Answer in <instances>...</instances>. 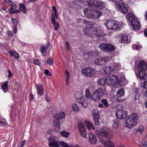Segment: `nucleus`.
<instances>
[{
  "instance_id": "obj_56",
  "label": "nucleus",
  "mask_w": 147,
  "mask_h": 147,
  "mask_svg": "<svg viewBox=\"0 0 147 147\" xmlns=\"http://www.w3.org/2000/svg\"><path fill=\"white\" fill-rule=\"evenodd\" d=\"M54 25V29L55 30H57L59 28V23L58 22H56V23L53 24Z\"/></svg>"
},
{
  "instance_id": "obj_19",
  "label": "nucleus",
  "mask_w": 147,
  "mask_h": 147,
  "mask_svg": "<svg viewBox=\"0 0 147 147\" xmlns=\"http://www.w3.org/2000/svg\"><path fill=\"white\" fill-rule=\"evenodd\" d=\"M96 38L98 40H102L103 38V31L101 30H100L98 28H97Z\"/></svg>"
},
{
  "instance_id": "obj_59",
  "label": "nucleus",
  "mask_w": 147,
  "mask_h": 147,
  "mask_svg": "<svg viewBox=\"0 0 147 147\" xmlns=\"http://www.w3.org/2000/svg\"><path fill=\"white\" fill-rule=\"evenodd\" d=\"M5 2L6 3L9 4L10 5H12L13 4V2L10 0H5Z\"/></svg>"
},
{
  "instance_id": "obj_51",
  "label": "nucleus",
  "mask_w": 147,
  "mask_h": 147,
  "mask_svg": "<svg viewBox=\"0 0 147 147\" xmlns=\"http://www.w3.org/2000/svg\"><path fill=\"white\" fill-rule=\"evenodd\" d=\"M83 57L85 59H88L90 57V55L89 54V51H88L87 53H85L83 55Z\"/></svg>"
},
{
  "instance_id": "obj_62",
  "label": "nucleus",
  "mask_w": 147,
  "mask_h": 147,
  "mask_svg": "<svg viewBox=\"0 0 147 147\" xmlns=\"http://www.w3.org/2000/svg\"><path fill=\"white\" fill-rule=\"evenodd\" d=\"M48 93L47 92L46 94L45 95V99L48 102H49L50 100V99L49 97L47 96Z\"/></svg>"
},
{
  "instance_id": "obj_38",
  "label": "nucleus",
  "mask_w": 147,
  "mask_h": 147,
  "mask_svg": "<svg viewBox=\"0 0 147 147\" xmlns=\"http://www.w3.org/2000/svg\"><path fill=\"white\" fill-rule=\"evenodd\" d=\"M100 116L93 117L95 125H98L99 124Z\"/></svg>"
},
{
  "instance_id": "obj_2",
  "label": "nucleus",
  "mask_w": 147,
  "mask_h": 147,
  "mask_svg": "<svg viewBox=\"0 0 147 147\" xmlns=\"http://www.w3.org/2000/svg\"><path fill=\"white\" fill-rule=\"evenodd\" d=\"M127 19L131 23L133 30L136 31L139 29L140 24L137 18L134 14L132 13H129L127 16Z\"/></svg>"
},
{
  "instance_id": "obj_52",
  "label": "nucleus",
  "mask_w": 147,
  "mask_h": 147,
  "mask_svg": "<svg viewBox=\"0 0 147 147\" xmlns=\"http://www.w3.org/2000/svg\"><path fill=\"white\" fill-rule=\"evenodd\" d=\"M139 145L140 146H147V141H146L143 142H141L139 144Z\"/></svg>"
},
{
  "instance_id": "obj_29",
  "label": "nucleus",
  "mask_w": 147,
  "mask_h": 147,
  "mask_svg": "<svg viewBox=\"0 0 147 147\" xmlns=\"http://www.w3.org/2000/svg\"><path fill=\"white\" fill-rule=\"evenodd\" d=\"M89 54L90 57H95L97 56L98 55V52L97 50H95L92 51H89Z\"/></svg>"
},
{
  "instance_id": "obj_9",
  "label": "nucleus",
  "mask_w": 147,
  "mask_h": 147,
  "mask_svg": "<svg viewBox=\"0 0 147 147\" xmlns=\"http://www.w3.org/2000/svg\"><path fill=\"white\" fill-rule=\"evenodd\" d=\"M115 3L117 9H118L122 13H125L127 12V8L123 2L115 1Z\"/></svg>"
},
{
  "instance_id": "obj_49",
  "label": "nucleus",
  "mask_w": 147,
  "mask_h": 147,
  "mask_svg": "<svg viewBox=\"0 0 147 147\" xmlns=\"http://www.w3.org/2000/svg\"><path fill=\"white\" fill-rule=\"evenodd\" d=\"M72 107L73 110L74 111H78L79 110V107L76 104H73L72 105Z\"/></svg>"
},
{
  "instance_id": "obj_61",
  "label": "nucleus",
  "mask_w": 147,
  "mask_h": 147,
  "mask_svg": "<svg viewBox=\"0 0 147 147\" xmlns=\"http://www.w3.org/2000/svg\"><path fill=\"white\" fill-rule=\"evenodd\" d=\"M65 74L66 77V78L69 79L70 77V74L69 71L67 70L65 71Z\"/></svg>"
},
{
  "instance_id": "obj_39",
  "label": "nucleus",
  "mask_w": 147,
  "mask_h": 147,
  "mask_svg": "<svg viewBox=\"0 0 147 147\" xmlns=\"http://www.w3.org/2000/svg\"><path fill=\"white\" fill-rule=\"evenodd\" d=\"M84 24L88 25L94 26L95 25V23L86 20H84Z\"/></svg>"
},
{
  "instance_id": "obj_40",
  "label": "nucleus",
  "mask_w": 147,
  "mask_h": 147,
  "mask_svg": "<svg viewBox=\"0 0 147 147\" xmlns=\"http://www.w3.org/2000/svg\"><path fill=\"white\" fill-rule=\"evenodd\" d=\"M8 81H6L4 84L1 86V88L3 90H5V89H7L8 88Z\"/></svg>"
},
{
  "instance_id": "obj_36",
  "label": "nucleus",
  "mask_w": 147,
  "mask_h": 147,
  "mask_svg": "<svg viewBox=\"0 0 147 147\" xmlns=\"http://www.w3.org/2000/svg\"><path fill=\"white\" fill-rule=\"evenodd\" d=\"M60 134L62 136L65 138H68V137L69 135L70 134L69 133V132H66L64 131H61Z\"/></svg>"
},
{
  "instance_id": "obj_42",
  "label": "nucleus",
  "mask_w": 147,
  "mask_h": 147,
  "mask_svg": "<svg viewBox=\"0 0 147 147\" xmlns=\"http://www.w3.org/2000/svg\"><path fill=\"white\" fill-rule=\"evenodd\" d=\"M48 65H51L53 64V59L51 57L48 58V60L45 62Z\"/></svg>"
},
{
  "instance_id": "obj_28",
  "label": "nucleus",
  "mask_w": 147,
  "mask_h": 147,
  "mask_svg": "<svg viewBox=\"0 0 147 147\" xmlns=\"http://www.w3.org/2000/svg\"><path fill=\"white\" fill-rule=\"evenodd\" d=\"M20 9L23 13H27V10L25 6L23 3H20L19 4Z\"/></svg>"
},
{
  "instance_id": "obj_14",
  "label": "nucleus",
  "mask_w": 147,
  "mask_h": 147,
  "mask_svg": "<svg viewBox=\"0 0 147 147\" xmlns=\"http://www.w3.org/2000/svg\"><path fill=\"white\" fill-rule=\"evenodd\" d=\"M127 112L125 111L119 110L116 112V117L119 119H124L126 118Z\"/></svg>"
},
{
  "instance_id": "obj_32",
  "label": "nucleus",
  "mask_w": 147,
  "mask_h": 147,
  "mask_svg": "<svg viewBox=\"0 0 147 147\" xmlns=\"http://www.w3.org/2000/svg\"><path fill=\"white\" fill-rule=\"evenodd\" d=\"M79 131L81 136L84 138H86L87 133L85 129L83 128Z\"/></svg>"
},
{
  "instance_id": "obj_50",
  "label": "nucleus",
  "mask_w": 147,
  "mask_h": 147,
  "mask_svg": "<svg viewBox=\"0 0 147 147\" xmlns=\"http://www.w3.org/2000/svg\"><path fill=\"white\" fill-rule=\"evenodd\" d=\"M17 7V6L16 5H11V6H10L9 7L8 9V10L9 11H11L13 10L16 9Z\"/></svg>"
},
{
  "instance_id": "obj_12",
  "label": "nucleus",
  "mask_w": 147,
  "mask_h": 147,
  "mask_svg": "<svg viewBox=\"0 0 147 147\" xmlns=\"http://www.w3.org/2000/svg\"><path fill=\"white\" fill-rule=\"evenodd\" d=\"M49 146L51 147H59L58 142L56 140L54 137H50L49 138Z\"/></svg>"
},
{
  "instance_id": "obj_7",
  "label": "nucleus",
  "mask_w": 147,
  "mask_h": 147,
  "mask_svg": "<svg viewBox=\"0 0 147 147\" xmlns=\"http://www.w3.org/2000/svg\"><path fill=\"white\" fill-rule=\"evenodd\" d=\"M104 90L103 89L99 88L97 89L92 94L91 99L95 102H98L100 99L102 94L104 93Z\"/></svg>"
},
{
  "instance_id": "obj_5",
  "label": "nucleus",
  "mask_w": 147,
  "mask_h": 147,
  "mask_svg": "<svg viewBox=\"0 0 147 147\" xmlns=\"http://www.w3.org/2000/svg\"><path fill=\"white\" fill-rule=\"evenodd\" d=\"M109 129L106 127L104 126L102 128L98 127L96 128V133L99 134V136L109 140L111 137V135L109 133Z\"/></svg>"
},
{
  "instance_id": "obj_23",
  "label": "nucleus",
  "mask_w": 147,
  "mask_h": 147,
  "mask_svg": "<svg viewBox=\"0 0 147 147\" xmlns=\"http://www.w3.org/2000/svg\"><path fill=\"white\" fill-rule=\"evenodd\" d=\"M130 41V38L127 35H124L122 38L121 41L124 43H128Z\"/></svg>"
},
{
  "instance_id": "obj_21",
  "label": "nucleus",
  "mask_w": 147,
  "mask_h": 147,
  "mask_svg": "<svg viewBox=\"0 0 147 147\" xmlns=\"http://www.w3.org/2000/svg\"><path fill=\"white\" fill-rule=\"evenodd\" d=\"M140 92H142V90H140L137 88H134V93L135 94V96L134 97V99L135 100H137L139 98L141 95Z\"/></svg>"
},
{
  "instance_id": "obj_33",
  "label": "nucleus",
  "mask_w": 147,
  "mask_h": 147,
  "mask_svg": "<svg viewBox=\"0 0 147 147\" xmlns=\"http://www.w3.org/2000/svg\"><path fill=\"white\" fill-rule=\"evenodd\" d=\"M112 123L113 127L115 128H116L118 127L119 122L117 119H115L112 121Z\"/></svg>"
},
{
  "instance_id": "obj_31",
  "label": "nucleus",
  "mask_w": 147,
  "mask_h": 147,
  "mask_svg": "<svg viewBox=\"0 0 147 147\" xmlns=\"http://www.w3.org/2000/svg\"><path fill=\"white\" fill-rule=\"evenodd\" d=\"M104 146L105 147H114L113 143L109 141H106L104 143Z\"/></svg>"
},
{
  "instance_id": "obj_27",
  "label": "nucleus",
  "mask_w": 147,
  "mask_h": 147,
  "mask_svg": "<svg viewBox=\"0 0 147 147\" xmlns=\"http://www.w3.org/2000/svg\"><path fill=\"white\" fill-rule=\"evenodd\" d=\"M104 69V73L105 74H109L111 73L113 71V69L110 66H107Z\"/></svg>"
},
{
  "instance_id": "obj_26",
  "label": "nucleus",
  "mask_w": 147,
  "mask_h": 147,
  "mask_svg": "<svg viewBox=\"0 0 147 147\" xmlns=\"http://www.w3.org/2000/svg\"><path fill=\"white\" fill-rule=\"evenodd\" d=\"M92 28H89L88 27L84 28L83 29V31L84 33L87 35H90L91 36Z\"/></svg>"
},
{
  "instance_id": "obj_41",
  "label": "nucleus",
  "mask_w": 147,
  "mask_h": 147,
  "mask_svg": "<svg viewBox=\"0 0 147 147\" xmlns=\"http://www.w3.org/2000/svg\"><path fill=\"white\" fill-rule=\"evenodd\" d=\"M101 102L102 103L103 105H104L105 107L107 108L109 106V104L107 99H102L101 100Z\"/></svg>"
},
{
  "instance_id": "obj_18",
  "label": "nucleus",
  "mask_w": 147,
  "mask_h": 147,
  "mask_svg": "<svg viewBox=\"0 0 147 147\" xmlns=\"http://www.w3.org/2000/svg\"><path fill=\"white\" fill-rule=\"evenodd\" d=\"M36 88L37 93L40 96L42 95L44 90L42 85L41 84H37L35 85Z\"/></svg>"
},
{
  "instance_id": "obj_17",
  "label": "nucleus",
  "mask_w": 147,
  "mask_h": 147,
  "mask_svg": "<svg viewBox=\"0 0 147 147\" xmlns=\"http://www.w3.org/2000/svg\"><path fill=\"white\" fill-rule=\"evenodd\" d=\"M139 71L138 73L136 74V76L138 78H140L143 80L146 79V73H145V70L141 69H138Z\"/></svg>"
},
{
  "instance_id": "obj_30",
  "label": "nucleus",
  "mask_w": 147,
  "mask_h": 147,
  "mask_svg": "<svg viewBox=\"0 0 147 147\" xmlns=\"http://www.w3.org/2000/svg\"><path fill=\"white\" fill-rule=\"evenodd\" d=\"M96 30H97V28H92V32L91 33V36H92V37L96 38V36H97L96 35L97 33Z\"/></svg>"
},
{
  "instance_id": "obj_22",
  "label": "nucleus",
  "mask_w": 147,
  "mask_h": 147,
  "mask_svg": "<svg viewBox=\"0 0 147 147\" xmlns=\"http://www.w3.org/2000/svg\"><path fill=\"white\" fill-rule=\"evenodd\" d=\"M8 52L11 56L14 57L16 59H18L20 57L19 54L15 51L9 50Z\"/></svg>"
},
{
  "instance_id": "obj_60",
  "label": "nucleus",
  "mask_w": 147,
  "mask_h": 147,
  "mask_svg": "<svg viewBox=\"0 0 147 147\" xmlns=\"http://www.w3.org/2000/svg\"><path fill=\"white\" fill-rule=\"evenodd\" d=\"M84 99V97L76 99L78 102L80 104L82 103V101H83Z\"/></svg>"
},
{
  "instance_id": "obj_3",
  "label": "nucleus",
  "mask_w": 147,
  "mask_h": 147,
  "mask_svg": "<svg viewBox=\"0 0 147 147\" xmlns=\"http://www.w3.org/2000/svg\"><path fill=\"white\" fill-rule=\"evenodd\" d=\"M65 115V113L63 112H61L59 113L56 114L54 117L53 125L54 130L56 132L60 131V121L64 117Z\"/></svg>"
},
{
  "instance_id": "obj_15",
  "label": "nucleus",
  "mask_w": 147,
  "mask_h": 147,
  "mask_svg": "<svg viewBox=\"0 0 147 147\" xmlns=\"http://www.w3.org/2000/svg\"><path fill=\"white\" fill-rule=\"evenodd\" d=\"M105 59L102 57H99L94 61V63L98 65H105Z\"/></svg>"
},
{
  "instance_id": "obj_8",
  "label": "nucleus",
  "mask_w": 147,
  "mask_h": 147,
  "mask_svg": "<svg viewBox=\"0 0 147 147\" xmlns=\"http://www.w3.org/2000/svg\"><path fill=\"white\" fill-rule=\"evenodd\" d=\"M99 48L103 51L108 52H111L115 49L114 45L107 43L100 44Z\"/></svg>"
},
{
  "instance_id": "obj_58",
  "label": "nucleus",
  "mask_w": 147,
  "mask_h": 147,
  "mask_svg": "<svg viewBox=\"0 0 147 147\" xmlns=\"http://www.w3.org/2000/svg\"><path fill=\"white\" fill-rule=\"evenodd\" d=\"M33 63L34 64L37 65H39L40 64V62L39 59H36L34 60Z\"/></svg>"
},
{
  "instance_id": "obj_63",
  "label": "nucleus",
  "mask_w": 147,
  "mask_h": 147,
  "mask_svg": "<svg viewBox=\"0 0 147 147\" xmlns=\"http://www.w3.org/2000/svg\"><path fill=\"white\" fill-rule=\"evenodd\" d=\"M117 98L116 99V101L117 102H121L124 100L121 97H117Z\"/></svg>"
},
{
  "instance_id": "obj_6",
  "label": "nucleus",
  "mask_w": 147,
  "mask_h": 147,
  "mask_svg": "<svg viewBox=\"0 0 147 147\" xmlns=\"http://www.w3.org/2000/svg\"><path fill=\"white\" fill-rule=\"evenodd\" d=\"M88 6L89 7H96L99 9H102L105 7V3L102 1L90 0L88 1Z\"/></svg>"
},
{
  "instance_id": "obj_55",
  "label": "nucleus",
  "mask_w": 147,
  "mask_h": 147,
  "mask_svg": "<svg viewBox=\"0 0 147 147\" xmlns=\"http://www.w3.org/2000/svg\"><path fill=\"white\" fill-rule=\"evenodd\" d=\"M11 20L12 23L15 26H16L17 24V22L16 20L14 18H11Z\"/></svg>"
},
{
  "instance_id": "obj_16",
  "label": "nucleus",
  "mask_w": 147,
  "mask_h": 147,
  "mask_svg": "<svg viewBox=\"0 0 147 147\" xmlns=\"http://www.w3.org/2000/svg\"><path fill=\"white\" fill-rule=\"evenodd\" d=\"M88 135L89 141L90 143L92 144H96L97 142V140L95 135L92 133H89Z\"/></svg>"
},
{
  "instance_id": "obj_25",
  "label": "nucleus",
  "mask_w": 147,
  "mask_h": 147,
  "mask_svg": "<svg viewBox=\"0 0 147 147\" xmlns=\"http://www.w3.org/2000/svg\"><path fill=\"white\" fill-rule=\"evenodd\" d=\"M124 90L123 88H121L118 90L117 92L116 96L118 97H122L124 95Z\"/></svg>"
},
{
  "instance_id": "obj_13",
  "label": "nucleus",
  "mask_w": 147,
  "mask_h": 147,
  "mask_svg": "<svg viewBox=\"0 0 147 147\" xmlns=\"http://www.w3.org/2000/svg\"><path fill=\"white\" fill-rule=\"evenodd\" d=\"M106 26L108 30H116L117 29V25L114 20H110L107 21Z\"/></svg>"
},
{
  "instance_id": "obj_57",
  "label": "nucleus",
  "mask_w": 147,
  "mask_h": 147,
  "mask_svg": "<svg viewBox=\"0 0 147 147\" xmlns=\"http://www.w3.org/2000/svg\"><path fill=\"white\" fill-rule=\"evenodd\" d=\"M45 73L46 75H47L49 76H51V74L50 72L47 69H45Z\"/></svg>"
},
{
  "instance_id": "obj_43",
  "label": "nucleus",
  "mask_w": 147,
  "mask_h": 147,
  "mask_svg": "<svg viewBox=\"0 0 147 147\" xmlns=\"http://www.w3.org/2000/svg\"><path fill=\"white\" fill-rule=\"evenodd\" d=\"M78 128L79 130H82V129H85V126L84 125L83 123L81 122H79L78 124Z\"/></svg>"
},
{
  "instance_id": "obj_24",
  "label": "nucleus",
  "mask_w": 147,
  "mask_h": 147,
  "mask_svg": "<svg viewBox=\"0 0 147 147\" xmlns=\"http://www.w3.org/2000/svg\"><path fill=\"white\" fill-rule=\"evenodd\" d=\"M108 80L107 79V77L105 79H98L97 80V83L99 84H100L101 85H103L105 84H107V81Z\"/></svg>"
},
{
  "instance_id": "obj_1",
  "label": "nucleus",
  "mask_w": 147,
  "mask_h": 147,
  "mask_svg": "<svg viewBox=\"0 0 147 147\" xmlns=\"http://www.w3.org/2000/svg\"><path fill=\"white\" fill-rule=\"evenodd\" d=\"M85 15L87 17L96 19L99 18L102 15V13L93 7H89L84 9Z\"/></svg>"
},
{
  "instance_id": "obj_37",
  "label": "nucleus",
  "mask_w": 147,
  "mask_h": 147,
  "mask_svg": "<svg viewBox=\"0 0 147 147\" xmlns=\"http://www.w3.org/2000/svg\"><path fill=\"white\" fill-rule=\"evenodd\" d=\"M86 125L88 129H95L94 127L90 122L88 121H86Z\"/></svg>"
},
{
  "instance_id": "obj_45",
  "label": "nucleus",
  "mask_w": 147,
  "mask_h": 147,
  "mask_svg": "<svg viewBox=\"0 0 147 147\" xmlns=\"http://www.w3.org/2000/svg\"><path fill=\"white\" fill-rule=\"evenodd\" d=\"M48 48V47L42 46L40 48V50L42 53L44 54L45 53L46 50Z\"/></svg>"
},
{
  "instance_id": "obj_20",
  "label": "nucleus",
  "mask_w": 147,
  "mask_h": 147,
  "mask_svg": "<svg viewBox=\"0 0 147 147\" xmlns=\"http://www.w3.org/2000/svg\"><path fill=\"white\" fill-rule=\"evenodd\" d=\"M138 69L145 70L147 69V64L144 61H140L138 66Z\"/></svg>"
},
{
  "instance_id": "obj_4",
  "label": "nucleus",
  "mask_w": 147,
  "mask_h": 147,
  "mask_svg": "<svg viewBox=\"0 0 147 147\" xmlns=\"http://www.w3.org/2000/svg\"><path fill=\"white\" fill-rule=\"evenodd\" d=\"M138 117L135 113H133L128 117L125 124V127L131 128L135 126L138 121Z\"/></svg>"
},
{
  "instance_id": "obj_48",
  "label": "nucleus",
  "mask_w": 147,
  "mask_h": 147,
  "mask_svg": "<svg viewBox=\"0 0 147 147\" xmlns=\"http://www.w3.org/2000/svg\"><path fill=\"white\" fill-rule=\"evenodd\" d=\"M20 10L18 9V10H11V11H10V12L9 13L10 14H17L19 13L20 12Z\"/></svg>"
},
{
  "instance_id": "obj_53",
  "label": "nucleus",
  "mask_w": 147,
  "mask_h": 147,
  "mask_svg": "<svg viewBox=\"0 0 147 147\" xmlns=\"http://www.w3.org/2000/svg\"><path fill=\"white\" fill-rule=\"evenodd\" d=\"M138 130L140 133L141 134H142L144 131L143 126L142 125L140 126L139 127Z\"/></svg>"
},
{
  "instance_id": "obj_47",
  "label": "nucleus",
  "mask_w": 147,
  "mask_h": 147,
  "mask_svg": "<svg viewBox=\"0 0 147 147\" xmlns=\"http://www.w3.org/2000/svg\"><path fill=\"white\" fill-rule=\"evenodd\" d=\"M59 144L61 146H63L64 147H71L68 145L67 143L63 142H60Z\"/></svg>"
},
{
  "instance_id": "obj_44",
  "label": "nucleus",
  "mask_w": 147,
  "mask_h": 147,
  "mask_svg": "<svg viewBox=\"0 0 147 147\" xmlns=\"http://www.w3.org/2000/svg\"><path fill=\"white\" fill-rule=\"evenodd\" d=\"M75 96L76 99L82 98V93L81 92H76L75 94Z\"/></svg>"
},
{
  "instance_id": "obj_34",
  "label": "nucleus",
  "mask_w": 147,
  "mask_h": 147,
  "mask_svg": "<svg viewBox=\"0 0 147 147\" xmlns=\"http://www.w3.org/2000/svg\"><path fill=\"white\" fill-rule=\"evenodd\" d=\"M86 98L87 99H90L91 98V94L90 93L89 90L88 89H87L86 91V95L85 96Z\"/></svg>"
},
{
  "instance_id": "obj_54",
  "label": "nucleus",
  "mask_w": 147,
  "mask_h": 147,
  "mask_svg": "<svg viewBox=\"0 0 147 147\" xmlns=\"http://www.w3.org/2000/svg\"><path fill=\"white\" fill-rule=\"evenodd\" d=\"M143 88L147 89V80L144 81L142 84Z\"/></svg>"
},
{
  "instance_id": "obj_35",
  "label": "nucleus",
  "mask_w": 147,
  "mask_h": 147,
  "mask_svg": "<svg viewBox=\"0 0 147 147\" xmlns=\"http://www.w3.org/2000/svg\"><path fill=\"white\" fill-rule=\"evenodd\" d=\"M92 112L93 117L100 116L98 110L97 109H93Z\"/></svg>"
},
{
  "instance_id": "obj_46",
  "label": "nucleus",
  "mask_w": 147,
  "mask_h": 147,
  "mask_svg": "<svg viewBox=\"0 0 147 147\" xmlns=\"http://www.w3.org/2000/svg\"><path fill=\"white\" fill-rule=\"evenodd\" d=\"M81 105L84 108H86L88 105V102L85 99L82 101V103L81 104Z\"/></svg>"
},
{
  "instance_id": "obj_10",
  "label": "nucleus",
  "mask_w": 147,
  "mask_h": 147,
  "mask_svg": "<svg viewBox=\"0 0 147 147\" xmlns=\"http://www.w3.org/2000/svg\"><path fill=\"white\" fill-rule=\"evenodd\" d=\"M107 79L108 80L107 81L108 84H120L121 79L119 78L118 77L115 75L111 74L109 76L107 77Z\"/></svg>"
},
{
  "instance_id": "obj_11",
  "label": "nucleus",
  "mask_w": 147,
  "mask_h": 147,
  "mask_svg": "<svg viewBox=\"0 0 147 147\" xmlns=\"http://www.w3.org/2000/svg\"><path fill=\"white\" fill-rule=\"evenodd\" d=\"M81 72L86 76L91 77L93 76L94 71L93 68L86 67L82 69Z\"/></svg>"
},
{
  "instance_id": "obj_64",
  "label": "nucleus",
  "mask_w": 147,
  "mask_h": 147,
  "mask_svg": "<svg viewBox=\"0 0 147 147\" xmlns=\"http://www.w3.org/2000/svg\"><path fill=\"white\" fill-rule=\"evenodd\" d=\"M51 19L52 21V23L53 24L55 23L56 22H56L55 21V19L53 15V17L51 18Z\"/></svg>"
}]
</instances>
